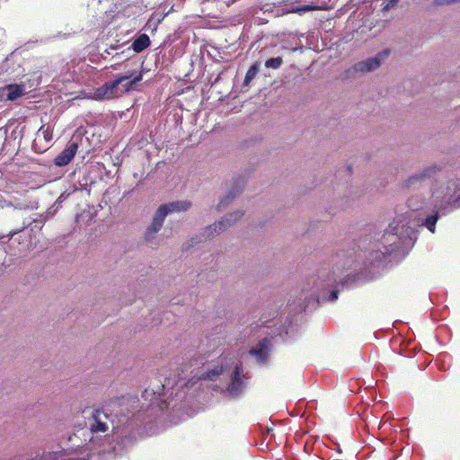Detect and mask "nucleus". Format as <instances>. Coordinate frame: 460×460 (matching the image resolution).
Listing matches in <instances>:
<instances>
[{"mask_svg": "<svg viewBox=\"0 0 460 460\" xmlns=\"http://www.w3.org/2000/svg\"><path fill=\"white\" fill-rule=\"evenodd\" d=\"M389 55V50L379 52L376 56L368 58L366 60L356 63L353 66L355 72H370L380 66L382 60Z\"/></svg>", "mask_w": 460, "mask_h": 460, "instance_id": "obj_10", "label": "nucleus"}, {"mask_svg": "<svg viewBox=\"0 0 460 460\" xmlns=\"http://www.w3.org/2000/svg\"><path fill=\"white\" fill-rule=\"evenodd\" d=\"M270 346L271 340L264 338L260 341L255 347L250 349V354L255 358L258 364L265 365L268 362Z\"/></svg>", "mask_w": 460, "mask_h": 460, "instance_id": "obj_11", "label": "nucleus"}, {"mask_svg": "<svg viewBox=\"0 0 460 460\" xmlns=\"http://www.w3.org/2000/svg\"><path fill=\"white\" fill-rule=\"evenodd\" d=\"M143 78L142 73L135 75L128 72L123 75H118L114 80L105 83L95 92L96 99L109 100L134 89L135 85Z\"/></svg>", "mask_w": 460, "mask_h": 460, "instance_id": "obj_3", "label": "nucleus"}, {"mask_svg": "<svg viewBox=\"0 0 460 460\" xmlns=\"http://www.w3.org/2000/svg\"><path fill=\"white\" fill-rule=\"evenodd\" d=\"M169 215L166 210V207L163 205L159 206L154 214L153 220L164 225L165 217Z\"/></svg>", "mask_w": 460, "mask_h": 460, "instance_id": "obj_21", "label": "nucleus"}, {"mask_svg": "<svg viewBox=\"0 0 460 460\" xmlns=\"http://www.w3.org/2000/svg\"><path fill=\"white\" fill-rule=\"evenodd\" d=\"M37 136L38 137H43L46 142H49L52 139V131L49 128L41 126L37 132Z\"/></svg>", "mask_w": 460, "mask_h": 460, "instance_id": "obj_23", "label": "nucleus"}, {"mask_svg": "<svg viewBox=\"0 0 460 460\" xmlns=\"http://www.w3.org/2000/svg\"><path fill=\"white\" fill-rule=\"evenodd\" d=\"M23 73L24 70L18 62V57L13 52L0 62V75L18 77L23 75Z\"/></svg>", "mask_w": 460, "mask_h": 460, "instance_id": "obj_8", "label": "nucleus"}, {"mask_svg": "<svg viewBox=\"0 0 460 460\" xmlns=\"http://www.w3.org/2000/svg\"><path fill=\"white\" fill-rule=\"evenodd\" d=\"M151 44L149 36L146 33L138 35L128 48V50L132 49L136 53H140L148 48Z\"/></svg>", "mask_w": 460, "mask_h": 460, "instance_id": "obj_14", "label": "nucleus"}, {"mask_svg": "<svg viewBox=\"0 0 460 460\" xmlns=\"http://www.w3.org/2000/svg\"><path fill=\"white\" fill-rule=\"evenodd\" d=\"M181 371L177 377H166L163 383L159 381L145 389L141 405L137 396L128 394L112 400L107 409H92L84 431L87 445L96 446L104 438L105 445L101 450L103 456L115 459L126 455L134 445L139 423L146 420L144 412H149L148 417H156L169 407L172 397L181 401L187 394L185 389L189 390L200 380L215 381L226 369L223 366L211 367L203 357L194 355L183 363Z\"/></svg>", "mask_w": 460, "mask_h": 460, "instance_id": "obj_1", "label": "nucleus"}, {"mask_svg": "<svg viewBox=\"0 0 460 460\" xmlns=\"http://www.w3.org/2000/svg\"><path fill=\"white\" fill-rule=\"evenodd\" d=\"M229 382L224 391L226 397L230 399H238L244 394L248 385V377L244 374L243 368L236 365L234 368L228 369Z\"/></svg>", "mask_w": 460, "mask_h": 460, "instance_id": "obj_4", "label": "nucleus"}, {"mask_svg": "<svg viewBox=\"0 0 460 460\" xmlns=\"http://www.w3.org/2000/svg\"><path fill=\"white\" fill-rule=\"evenodd\" d=\"M301 10H308L307 7H304V8H296V9H293L291 11H288V13H295V12H298V11H301Z\"/></svg>", "mask_w": 460, "mask_h": 460, "instance_id": "obj_29", "label": "nucleus"}, {"mask_svg": "<svg viewBox=\"0 0 460 460\" xmlns=\"http://www.w3.org/2000/svg\"><path fill=\"white\" fill-rule=\"evenodd\" d=\"M243 188V181L241 179L236 180L233 188L229 190V192L226 195V197L222 198L219 203L217 206V209L218 211L222 210L226 208L230 202H232L236 195L242 190Z\"/></svg>", "mask_w": 460, "mask_h": 460, "instance_id": "obj_13", "label": "nucleus"}, {"mask_svg": "<svg viewBox=\"0 0 460 460\" xmlns=\"http://www.w3.org/2000/svg\"><path fill=\"white\" fill-rule=\"evenodd\" d=\"M244 212L243 210H236L234 213L227 214L221 220L216 222L214 225L207 226L202 233V239L207 240L213 238L216 234L224 232L230 226L239 220Z\"/></svg>", "mask_w": 460, "mask_h": 460, "instance_id": "obj_7", "label": "nucleus"}, {"mask_svg": "<svg viewBox=\"0 0 460 460\" xmlns=\"http://www.w3.org/2000/svg\"><path fill=\"white\" fill-rule=\"evenodd\" d=\"M91 448L87 443L76 447L57 451L48 452L41 460H89Z\"/></svg>", "mask_w": 460, "mask_h": 460, "instance_id": "obj_6", "label": "nucleus"}, {"mask_svg": "<svg viewBox=\"0 0 460 460\" xmlns=\"http://www.w3.org/2000/svg\"><path fill=\"white\" fill-rule=\"evenodd\" d=\"M75 438H77V435H76V434H74V435H72V436H70V437L68 438V440H69V441H71V442H73V441L75 440Z\"/></svg>", "mask_w": 460, "mask_h": 460, "instance_id": "obj_30", "label": "nucleus"}, {"mask_svg": "<svg viewBox=\"0 0 460 460\" xmlns=\"http://www.w3.org/2000/svg\"><path fill=\"white\" fill-rule=\"evenodd\" d=\"M78 150V145L75 142H69L65 149L58 155L54 159V164L57 166H65L67 165L72 159L75 157L76 152Z\"/></svg>", "mask_w": 460, "mask_h": 460, "instance_id": "obj_12", "label": "nucleus"}, {"mask_svg": "<svg viewBox=\"0 0 460 460\" xmlns=\"http://www.w3.org/2000/svg\"><path fill=\"white\" fill-rule=\"evenodd\" d=\"M283 64V59L280 57L270 58L266 60L265 66L267 68L278 69Z\"/></svg>", "mask_w": 460, "mask_h": 460, "instance_id": "obj_22", "label": "nucleus"}, {"mask_svg": "<svg viewBox=\"0 0 460 460\" xmlns=\"http://www.w3.org/2000/svg\"><path fill=\"white\" fill-rule=\"evenodd\" d=\"M439 171L440 168L437 165L427 166L408 177L403 182V188L407 190H417L428 187L436 178Z\"/></svg>", "mask_w": 460, "mask_h": 460, "instance_id": "obj_5", "label": "nucleus"}, {"mask_svg": "<svg viewBox=\"0 0 460 460\" xmlns=\"http://www.w3.org/2000/svg\"><path fill=\"white\" fill-rule=\"evenodd\" d=\"M365 250L341 252L332 259V274L328 267L323 266L304 287L295 309L302 312L313 309L323 301L334 302L339 290L336 285L353 272L376 275L384 268L388 257H404L417 240L416 231L409 226L394 221Z\"/></svg>", "mask_w": 460, "mask_h": 460, "instance_id": "obj_2", "label": "nucleus"}, {"mask_svg": "<svg viewBox=\"0 0 460 460\" xmlns=\"http://www.w3.org/2000/svg\"><path fill=\"white\" fill-rule=\"evenodd\" d=\"M261 69V63L255 62L248 69L244 80L243 86H248L252 79H254Z\"/></svg>", "mask_w": 460, "mask_h": 460, "instance_id": "obj_18", "label": "nucleus"}, {"mask_svg": "<svg viewBox=\"0 0 460 460\" xmlns=\"http://www.w3.org/2000/svg\"><path fill=\"white\" fill-rule=\"evenodd\" d=\"M460 3V0H434L433 4L436 6L449 5L452 4Z\"/></svg>", "mask_w": 460, "mask_h": 460, "instance_id": "obj_25", "label": "nucleus"}, {"mask_svg": "<svg viewBox=\"0 0 460 460\" xmlns=\"http://www.w3.org/2000/svg\"><path fill=\"white\" fill-rule=\"evenodd\" d=\"M426 199L422 198L420 199L418 196H411L407 200V206L412 211L423 209L426 207Z\"/></svg>", "mask_w": 460, "mask_h": 460, "instance_id": "obj_17", "label": "nucleus"}, {"mask_svg": "<svg viewBox=\"0 0 460 460\" xmlns=\"http://www.w3.org/2000/svg\"><path fill=\"white\" fill-rule=\"evenodd\" d=\"M119 48V46H118V45H111V47L109 49H105L104 53H106L108 55H113L112 51L117 50Z\"/></svg>", "mask_w": 460, "mask_h": 460, "instance_id": "obj_27", "label": "nucleus"}, {"mask_svg": "<svg viewBox=\"0 0 460 460\" xmlns=\"http://www.w3.org/2000/svg\"><path fill=\"white\" fill-rule=\"evenodd\" d=\"M163 225L153 220L150 226L146 228L145 238L146 242H150L152 238L161 230Z\"/></svg>", "mask_w": 460, "mask_h": 460, "instance_id": "obj_20", "label": "nucleus"}, {"mask_svg": "<svg viewBox=\"0 0 460 460\" xmlns=\"http://www.w3.org/2000/svg\"><path fill=\"white\" fill-rule=\"evenodd\" d=\"M22 229H15V230H12L10 231L7 234L5 235H0V242L4 243L6 242H8L9 240H11L15 234H17L18 233H20Z\"/></svg>", "mask_w": 460, "mask_h": 460, "instance_id": "obj_24", "label": "nucleus"}, {"mask_svg": "<svg viewBox=\"0 0 460 460\" xmlns=\"http://www.w3.org/2000/svg\"><path fill=\"white\" fill-rule=\"evenodd\" d=\"M399 1L400 0H385V5L383 9L385 11H388L394 7L399 3Z\"/></svg>", "mask_w": 460, "mask_h": 460, "instance_id": "obj_26", "label": "nucleus"}, {"mask_svg": "<svg viewBox=\"0 0 460 460\" xmlns=\"http://www.w3.org/2000/svg\"><path fill=\"white\" fill-rule=\"evenodd\" d=\"M439 213L435 211L433 214L428 216L423 221L422 226H424L431 233H435L436 224L439 218Z\"/></svg>", "mask_w": 460, "mask_h": 460, "instance_id": "obj_19", "label": "nucleus"}, {"mask_svg": "<svg viewBox=\"0 0 460 460\" xmlns=\"http://www.w3.org/2000/svg\"><path fill=\"white\" fill-rule=\"evenodd\" d=\"M433 198L438 199H443L447 202L455 201L460 199V180L448 181L445 190H435L431 195Z\"/></svg>", "mask_w": 460, "mask_h": 460, "instance_id": "obj_9", "label": "nucleus"}, {"mask_svg": "<svg viewBox=\"0 0 460 460\" xmlns=\"http://www.w3.org/2000/svg\"><path fill=\"white\" fill-rule=\"evenodd\" d=\"M6 99L8 101H15L24 94V86L22 84H8L5 87Z\"/></svg>", "mask_w": 460, "mask_h": 460, "instance_id": "obj_15", "label": "nucleus"}, {"mask_svg": "<svg viewBox=\"0 0 460 460\" xmlns=\"http://www.w3.org/2000/svg\"><path fill=\"white\" fill-rule=\"evenodd\" d=\"M166 207V210L169 214L173 212L187 211L190 207L191 203L188 200H177L164 204Z\"/></svg>", "mask_w": 460, "mask_h": 460, "instance_id": "obj_16", "label": "nucleus"}, {"mask_svg": "<svg viewBox=\"0 0 460 460\" xmlns=\"http://www.w3.org/2000/svg\"><path fill=\"white\" fill-rule=\"evenodd\" d=\"M203 240H204V239H202V235H201L200 237L196 236V238H192V239H191V243H198V242H201V241H203Z\"/></svg>", "mask_w": 460, "mask_h": 460, "instance_id": "obj_28", "label": "nucleus"}]
</instances>
